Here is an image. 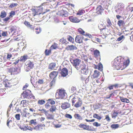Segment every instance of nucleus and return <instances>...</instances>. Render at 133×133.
I'll return each instance as SVG.
<instances>
[{"label":"nucleus","mask_w":133,"mask_h":133,"mask_svg":"<svg viewBox=\"0 0 133 133\" xmlns=\"http://www.w3.org/2000/svg\"><path fill=\"white\" fill-rule=\"evenodd\" d=\"M66 93L65 90L63 89H59L57 90L56 94V97L57 99H63L65 97Z\"/></svg>","instance_id":"obj_3"},{"label":"nucleus","mask_w":133,"mask_h":133,"mask_svg":"<svg viewBox=\"0 0 133 133\" xmlns=\"http://www.w3.org/2000/svg\"><path fill=\"white\" fill-rule=\"evenodd\" d=\"M129 61L128 60L125 61L124 59L121 57H117L114 60L113 63L116 69L123 70L128 65Z\"/></svg>","instance_id":"obj_1"},{"label":"nucleus","mask_w":133,"mask_h":133,"mask_svg":"<svg viewBox=\"0 0 133 133\" xmlns=\"http://www.w3.org/2000/svg\"><path fill=\"white\" fill-rule=\"evenodd\" d=\"M18 69L16 67H12L8 69L9 72L11 73V75H17L19 72L18 71Z\"/></svg>","instance_id":"obj_9"},{"label":"nucleus","mask_w":133,"mask_h":133,"mask_svg":"<svg viewBox=\"0 0 133 133\" xmlns=\"http://www.w3.org/2000/svg\"><path fill=\"white\" fill-rule=\"evenodd\" d=\"M21 104H22L23 107H26L28 104V101L26 100H23L21 101Z\"/></svg>","instance_id":"obj_38"},{"label":"nucleus","mask_w":133,"mask_h":133,"mask_svg":"<svg viewBox=\"0 0 133 133\" xmlns=\"http://www.w3.org/2000/svg\"><path fill=\"white\" fill-rule=\"evenodd\" d=\"M80 67L81 68V71L82 73L84 74H87L88 71L87 66L84 64L80 65Z\"/></svg>","instance_id":"obj_11"},{"label":"nucleus","mask_w":133,"mask_h":133,"mask_svg":"<svg viewBox=\"0 0 133 133\" xmlns=\"http://www.w3.org/2000/svg\"><path fill=\"white\" fill-rule=\"evenodd\" d=\"M83 39L84 37L82 36L77 35L75 37V41L77 43H81L82 42Z\"/></svg>","instance_id":"obj_15"},{"label":"nucleus","mask_w":133,"mask_h":133,"mask_svg":"<svg viewBox=\"0 0 133 133\" xmlns=\"http://www.w3.org/2000/svg\"><path fill=\"white\" fill-rule=\"evenodd\" d=\"M85 12V11L83 9H80L78 10V12L77 13L76 15L79 16L81 15L84 13Z\"/></svg>","instance_id":"obj_40"},{"label":"nucleus","mask_w":133,"mask_h":133,"mask_svg":"<svg viewBox=\"0 0 133 133\" xmlns=\"http://www.w3.org/2000/svg\"><path fill=\"white\" fill-rule=\"evenodd\" d=\"M110 28L109 29L108 28H107L106 26L105 25V28L101 30V34L103 35L105 37L106 35L109 34L110 33Z\"/></svg>","instance_id":"obj_10"},{"label":"nucleus","mask_w":133,"mask_h":133,"mask_svg":"<svg viewBox=\"0 0 133 133\" xmlns=\"http://www.w3.org/2000/svg\"><path fill=\"white\" fill-rule=\"evenodd\" d=\"M49 104L50 103L48 102H47V103L45 104V106L46 108L48 109L51 107V106Z\"/></svg>","instance_id":"obj_53"},{"label":"nucleus","mask_w":133,"mask_h":133,"mask_svg":"<svg viewBox=\"0 0 133 133\" xmlns=\"http://www.w3.org/2000/svg\"><path fill=\"white\" fill-rule=\"evenodd\" d=\"M43 80L42 79H39L37 81L38 83L39 84H43Z\"/></svg>","instance_id":"obj_60"},{"label":"nucleus","mask_w":133,"mask_h":133,"mask_svg":"<svg viewBox=\"0 0 133 133\" xmlns=\"http://www.w3.org/2000/svg\"><path fill=\"white\" fill-rule=\"evenodd\" d=\"M58 74V71H53L50 73L49 74L50 78L51 79H54L57 76Z\"/></svg>","instance_id":"obj_19"},{"label":"nucleus","mask_w":133,"mask_h":133,"mask_svg":"<svg viewBox=\"0 0 133 133\" xmlns=\"http://www.w3.org/2000/svg\"><path fill=\"white\" fill-rule=\"evenodd\" d=\"M17 120H19L20 119V115L19 114H16L15 116Z\"/></svg>","instance_id":"obj_63"},{"label":"nucleus","mask_w":133,"mask_h":133,"mask_svg":"<svg viewBox=\"0 0 133 133\" xmlns=\"http://www.w3.org/2000/svg\"><path fill=\"white\" fill-rule=\"evenodd\" d=\"M55 80L54 79L53 80L50 82L49 84L50 87H52L55 85Z\"/></svg>","instance_id":"obj_52"},{"label":"nucleus","mask_w":133,"mask_h":133,"mask_svg":"<svg viewBox=\"0 0 133 133\" xmlns=\"http://www.w3.org/2000/svg\"><path fill=\"white\" fill-rule=\"evenodd\" d=\"M114 92H113L112 93L110 94L109 95L107 96L106 98L107 99L109 98L112 96H113V97H114Z\"/></svg>","instance_id":"obj_62"},{"label":"nucleus","mask_w":133,"mask_h":133,"mask_svg":"<svg viewBox=\"0 0 133 133\" xmlns=\"http://www.w3.org/2000/svg\"><path fill=\"white\" fill-rule=\"evenodd\" d=\"M24 24L28 27L29 28L31 29L33 28L32 25L28 21H25L24 22Z\"/></svg>","instance_id":"obj_33"},{"label":"nucleus","mask_w":133,"mask_h":133,"mask_svg":"<svg viewBox=\"0 0 133 133\" xmlns=\"http://www.w3.org/2000/svg\"><path fill=\"white\" fill-rule=\"evenodd\" d=\"M70 61L72 64L77 70L81 68L80 65H79L80 63L81 62L80 59L76 58Z\"/></svg>","instance_id":"obj_5"},{"label":"nucleus","mask_w":133,"mask_h":133,"mask_svg":"<svg viewBox=\"0 0 133 133\" xmlns=\"http://www.w3.org/2000/svg\"><path fill=\"white\" fill-rule=\"evenodd\" d=\"M67 39L68 41L71 43H73L74 42V39L71 36L69 35L67 36Z\"/></svg>","instance_id":"obj_42"},{"label":"nucleus","mask_w":133,"mask_h":133,"mask_svg":"<svg viewBox=\"0 0 133 133\" xmlns=\"http://www.w3.org/2000/svg\"><path fill=\"white\" fill-rule=\"evenodd\" d=\"M77 31L79 34L84 36L88 35V34L86 33L81 28H79Z\"/></svg>","instance_id":"obj_27"},{"label":"nucleus","mask_w":133,"mask_h":133,"mask_svg":"<svg viewBox=\"0 0 133 133\" xmlns=\"http://www.w3.org/2000/svg\"><path fill=\"white\" fill-rule=\"evenodd\" d=\"M12 56L10 53H8L7 54V58L8 59L10 60V58L12 57Z\"/></svg>","instance_id":"obj_61"},{"label":"nucleus","mask_w":133,"mask_h":133,"mask_svg":"<svg viewBox=\"0 0 133 133\" xmlns=\"http://www.w3.org/2000/svg\"><path fill=\"white\" fill-rule=\"evenodd\" d=\"M74 116L75 118L77 120H81L83 119L82 117L78 114H75L74 115Z\"/></svg>","instance_id":"obj_30"},{"label":"nucleus","mask_w":133,"mask_h":133,"mask_svg":"<svg viewBox=\"0 0 133 133\" xmlns=\"http://www.w3.org/2000/svg\"><path fill=\"white\" fill-rule=\"evenodd\" d=\"M46 3H43L41 4L39 8L35 10V15H43L50 11V10L48 9V5L46 4Z\"/></svg>","instance_id":"obj_2"},{"label":"nucleus","mask_w":133,"mask_h":133,"mask_svg":"<svg viewBox=\"0 0 133 133\" xmlns=\"http://www.w3.org/2000/svg\"><path fill=\"white\" fill-rule=\"evenodd\" d=\"M68 74V70L66 68H63L62 70L61 74V76L63 77H66Z\"/></svg>","instance_id":"obj_17"},{"label":"nucleus","mask_w":133,"mask_h":133,"mask_svg":"<svg viewBox=\"0 0 133 133\" xmlns=\"http://www.w3.org/2000/svg\"><path fill=\"white\" fill-rule=\"evenodd\" d=\"M7 31H2V36L5 37L7 36Z\"/></svg>","instance_id":"obj_59"},{"label":"nucleus","mask_w":133,"mask_h":133,"mask_svg":"<svg viewBox=\"0 0 133 133\" xmlns=\"http://www.w3.org/2000/svg\"><path fill=\"white\" fill-rule=\"evenodd\" d=\"M105 26H104L103 24H100L98 25V28L101 31L105 28Z\"/></svg>","instance_id":"obj_48"},{"label":"nucleus","mask_w":133,"mask_h":133,"mask_svg":"<svg viewBox=\"0 0 133 133\" xmlns=\"http://www.w3.org/2000/svg\"><path fill=\"white\" fill-rule=\"evenodd\" d=\"M26 63L27 64L26 65L25 68L26 71H29L34 67V64L33 63L30 61H27Z\"/></svg>","instance_id":"obj_7"},{"label":"nucleus","mask_w":133,"mask_h":133,"mask_svg":"<svg viewBox=\"0 0 133 133\" xmlns=\"http://www.w3.org/2000/svg\"><path fill=\"white\" fill-rule=\"evenodd\" d=\"M14 121H13L8 119L7 121L6 125L9 128H11L14 127Z\"/></svg>","instance_id":"obj_24"},{"label":"nucleus","mask_w":133,"mask_h":133,"mask_svg":"<svg viewBox=\"0 0 133 133\" xmlns=\"http://www.w3.org/2000/svg\"><path fill=\"white\" fill-rule=\"evenodd\" d=\"M94 68L95 69H98V70L101 71H102L103 70V65L101 63H99L98 65H94Z\"/></svg>","instance_id":"obj_25"},{"label":"nucleus","mask_w":133,"mask_h":133,"mask_svg":"<svg viewBox=\"0 0 133 133\" xmlns=\"http://www.w3.org/2000/svg\"><path fill=\"white\" fill-rule=\"evenodd\" d=\"M51 50L50 49L49 50L46 49L45 51V55L46 56L49 55V54L51 53Z\"/></svg>","instance_id":"obj_47"},{"label":"nucleus","mask_w":133,"mask_h":133,"mask_svg":"<svg viewBox=\"0 0 133 133\" xmlns=\"http://www.w3.org/2000/svg\"><path fill=\"white\" fill-rule=\"evenodd\" d=\"M21 129L22 130L24 131L26 130H29L30 131H32L33 129V128H31L30 127H29L28 126L26 127H23L21 128Z\"/></svg>","instance_id":"obj_37"},{"label":"nucleus","mask_w":133,"mask_h":133,"mask_svg":"<svg viewBox=\"0 0 133 133\" xmlns=\"http://www.w3.org/2000/svg\"><path fill=\"white\" fill-rule=\"evenodd\" d=\"M57 14L62 17H67L68 15V12L63 10L59 11L57 13Z\"/></svg>","instance_id":"obj_12"},{"label":"nucleus","mask_w":133,"mask_h":133,"mask_svg":"<svg viewBox=\"0 0 133 133\" xmlns=\"http://www.w3.org/2000/svg\"><path fill=\"white\" fill-rule=\"evenodd\" d=\"M54 100H55V99L54 98L49 99L46 101L47 102H48L51 105H53L55 103V101Z\"/></svg>","instance_id":"obj_34"},{"label":"nucleus","mask_w":133,"mask_h":133,"mask_svg":"<svg viewBox=\"0 0 133 133\" xmlns=\"http://www.w3.org/2000/svg\"><path fill=\"white\" fill-rule=\"evenodd\" d=\"M36 119H32L30 120V123L31 124H33L34 125L36 123L35 121Z\"/></svg>","instance_id":"obj_64"},{"label":"nucleus","mask_w":133,"mask_h":133,"mask_svg":"<svg viewBox=\"0 0 133 133\" xmlns=\"http://www.w3.org/2000/svg\"><path fill=\"white\" fill-rule=\"evenodd\" d=\"M104 9L101 5L98 6L96 8V13L98 14H101Z\"/></svg>","instance_id":"obj_23"},{"label":"nucleus","mask_w":133,"mask_h":133,"mask_svg":"<svg viewBox=\"0 0 133 133\" xmlns=\"http://www.w3.org/2000/svg\"><path fill=\"white\" fill-rule=\"evenodd\" d=\"M89 50L91 52L93 53V55L95 57L97 58L100 56V52L98 50L95 49L94 48H91Z\"/></svg>","instance_id":"obj_8"},{"label":"nucleus","mask_w":133,"mask_h":133,"mask_svg":"<svg viewBox=\"0 0 133 133\" xmlns=\"http://www.w3.org/2000/svg\"><path fill=\"white\" fill-rule=\"evenodd\" d=\"M3 84L4 85L5 87L7 88H10L12 86L11 83L8 82H4Z\"/></svg>","instance_id":"obj_35"},{"label":"nucleus","mask_w":133,"mask_h":133,"mask_svg":"<svg viewBox=\"0 0 133 133\" xmlns=\"http://www.w3.org/2000/svg\"><path fill=\"white\" fill-rule=\"evenodd\" d=\"M123 10L124 9L123 8H118L116 10V11L118 13V14H120L123 11Z\"/></svg>","instance_id":"obj_45"},{"label":"nucleus","mask_w":133,"mask_h":133,"mask_svg":"<svg viewBox=\"0 0 133 133\" xmlns=\"http://www.w3.org/2000/svg\"><path fill=\"white\" fill-rule=\"evenodd\" d=\"M15 15V12L14 11H11L9 13L8 16L6 17L3 19L4 22L5 23L8 22L9 20L12 19L13 16Z\"/></svg>","instance_id":"obj_6"},{"label":"nucleus","mask_w":133,"mask_h":133,"mask_svg":"<svg viewBox=\"0 0 133 133\" xmlns=\"http://www.w3.org/2000/svg\"><path fill=\"white\" fill-rule=\"evenodd\" d=\"M72 105L74 104V106L76 108L80 107L82 104V101L80 98L77 97H74L72 99Z\"/></svg>","instance_id":"obj_4"},{"label":"nucleus","mask_w":133,"mask_h":133,"mask_svg":"<svg viewBox=\"0 0 133 133\" xmlns=\"http://www.w3.org/2000/svg\"><path fill=\"white\" fill-rule=\"evenodd\" d=\"M58 48V44L54 43L50 47V49L52 50L53 49H56Z\"/></svg>","instance_id":"obj_32"},{"label":"nucleus","mask_w":133,"mask_h":133,"mask_svg":"<svg viewBox=\"0 0 133 133\" xmlns=\"http://www.w3.org/2000/svg\"><path fill=\"white\" fill-rule=\"evenodd\" d=\"M56 65V64L55 63L52 62L50 63L48 66V69L51 70L54 69Z\"/></svg>","instance_id":"obj_28"},{"label":"nucleus","mask_w":133,"mask_h":133,"mask_svg":"<svg viewBox=\"0 0 133 133\" xmlns=\"http://www.w3.org/2000/svg\"><path fill=\"white\" fill-rule=\"evenodd\" d=\"M119 98L121 101L123 102L128 103L130 102L129 100L126 98L121 96L119 97Z\"/></svg>","instance_id":"obj_31"},{"label":"nucleus","mask_w":133,"mask_h":133,"mask_svg":"<svg viewBox=\"0 0 133 133\" xmlns=\"http://www.w3.org/2000/svg\"><path fill=\"white\" fill-rule=\"evenodd\" d=\"M117 25L121 28H122L124 26L125 23L124 21L122 20H119L117 23Z\"/></svg>","instance_id":"obj_26"},{"label":"nucleus","mask_w":133,"mask_h":133,"mask_svg":"<svg viewBox=\"0 0 133 133\" xmlns=\"http://www.w3.org/2000/svg\"><path fill=\"white\" fill-rule=\"evenodd\" d=\"M35 32L37 34H39L41 31V29L39 27L38 28H37L35 29Z\"/></svg>","instance_id":"obj_58"},{"label":"nucleus","mask_w":133,"mask_h":133,"mask_svg":"<svg viewBox=\"0 0 133 133\" xmlns=\"http://www.w3.org/2000/svg\"><path fill=\"white\" fill-rule=\"evenodd\" d=\"M100 73L97 70H95L94 71L93 75H92V78H97L101 77L100 76Z\"/></svg>","instance_id":"obj_21"},{"label":"nucleus","mask_w":133,"mask_h":133,"mask_svg":"<svg viewBox=\"0 0 133 133\" xmlns=\"http://www.w3.org/2000/svg\"><path fill=\"white\" fill-rule=\"evenodd\" d=\"M59 41L62 44L65 45H67L69 43V42L67 41L66 39H65L64 38H62L60 39Z\"/></svg>","instance_id":"obj_36"},{"label":"nucleus","mask_w":133,"mask_h":133,"mask_svg":"<svg viewBox=\"0 0 133 133\" xmlns=\"http://www.w3.org/2000/svg\"><path fill=\"white\" fill-rule=\"evenodd\" d=\"M45 103V100L41 99L39 100L38 101V104L39 105H42L44 104Z\"/></svg>","instance_id":"obj_43"},{"label":"nucleus","mask_w":133,"mask_h":133,"mask_svg":"<svg viewBox=\"0 0 133 133\" xmlns=\"http://www.w3.org/2000/svg\"><path fill=\"white\" fill-rule=\"evenodd\" d=\"M119 125L118 124H113L111 125V127L112 129H116L118 128Z\"/></svg>","instance_id":"obj_46"},{"label":"nucleus","mask_w":133,"mask_h":133,"mask_svg":"<svg viewBox=\"0 0 133 133\" xmlns=\"http://www.w3.org/2000/svg\"><path fill=\"white\" fill-rule=\"evenodd\" d=\"M65 117L70 119H71L72 118V116L69 114H66L65 115Z\"/></svg>","instance_id":"obj_55"},{"label":"nucleus","mask_w":133,"mask_h":133,"mask_svg":"<svg viewBox=\"0 0 133 133\" xmlns=\"http://www.w3.org/2000/svg\"><path fill=\"white\" fill-rule=\"evenodd\" d=\"M93 125L94 126L96 127L100 126L101 125V124H100L98 123L97 122H94L93 123Z\"/></svg>","instance_id":"obj_56"},{"label":"nucleus","mask_w":133,"mask_h":133,"mask_svg":"<svg viewBox=\"0 0 133 133\" xmlns=\"http://www.w3.org/2000/svg\"><path fill=\"white\" fill-rule=\"evenodd\" d=\"M56 109V108L55 105H52L49 109V110L50 112H53L55 111Z\"/></svg>","instance_id":"obj_39"},{"label":"nucleus","mask_w":133,"mask_h":133,"mask_svg":"<svg viewBox=\"0 0 133 133\" xmlns=\"http://www.w3.org/2000/svg\"><path fill=\"white\" fill-rule=\"evenodd\" d=\"M70 107V104L69 102H66L62 103L61 108L63 109H65Z\"/></svg>","instance_id":"obj_18"},{"label":"nucleus","mask_w":133,"mask_h":133,"mask_svg":"<svg viewBox=\"0 0 133 133\" xmlns=\"http://www.w3.org/2000/svg\"><path fill=\"white\" fill-rule=\"evenodd\" d=\"M125 38L124 36L123 35L118 38L117 39V41H121L123 39H124Z\"/></svg>","instance_id":"obj_57"},{"label":"nucleus","mask_w":133,"mask_h":133,"mask_svg":"<svg viewBox=\"0 0 133 133\" xmlns=\"http://www.w3.org/2000/svg\"><path fill=\"white\" fill-rule=\"evenodd\" d=\"M17 3H12L9 6V8H12L17 5Z\"/></svg>","instance_id":"obj_51"},{"label":"nucleus","mask_w":133,"mask_h":133,"mask_svg":"<svg viewBox=\"0 0 133 133\" xmlns=\"http://www.w3.org/2000/svg\"><path fill=\"white\" fill-rule=\"evenodd\" d=\"M27 59V56H24L20 57L19 60L21 62H24Z\"/></svg>","instance_id":"obj_41"},{"label":"nucleus","mask_w":133,"mask_h":133,"mask_svg":"<svg viewBox=\"0 0 133 133\" xmlns=\"http://www.w3.org/2000/svg\"><path fill=\"white\" fill-rule=\"evenodd\" d=\"M31 91L29 90H27L25 91H24L23 93L22 94V95L23 96V98H28L29 99V97H28L31 92Z\"/></svg>","instance_id":"obj_16"},{"label":"nucleus","mask_w":133,"mask_h":133,"mask_svg":"<svg viewBox=\"0 0 133 133\" xmlns=\"http://www.w3.org/2000/svg\"><path fill=\"white\" fill-rule=\"evenodd\" d=\"M69 18L71 22L73 23H78L80 21V20L77 17L73 16H69Z\"/></svg>","instance_id":"obj_13"},{"label":"nucleus","mask_w":133,"mask_h":133,"mask_svg":"<svg viewBox=\"0 0 133 133\" xmlns=\"http://www.w3.org/2000/svg\"><path fill=\"white\" fill-rule=\"evenodd\" d=\"M65 49L68 51H73L77 49V47L73 45H68L66 47Z\"/></svg>","instance_id":"obj_20"},{"label":"nucleus","mask_w":133,"mask_h":133,"mask_svg":"<svg viewBox=\"0 0 133 133\" xmlns=\"http://www.w3.org/2000/svg\"><path fill=\"white\" fill-rule=\"evenodd\" d=\"M47 118L48 119H53V116L52 114H48L47 116Z\"/></svg>","instance_id":"obj_49"},{"label":"nucleus","mask_w":133,"mask_h":133,"mask_svg":"<svg viewBox=\"0 0 133 133\" xmlns=\"http://www.w3.org/2000/svg\"><path fill=\"white\" fill-rule=\"evenodd\" d=\"M118 114V113L117 111H114L112 114V117L115 118L117 116Z\"/></svg>","instance_id":"obj_54"},{"label":"nucleus","mask_w":133,"mask_h":133,"mask_svg":"<svg viewBox=\"0 0 133 133\" xmlns=\"http://www.w3.org/2000/svg\"><path fill=\"white\" fill-rule=\"evenodd\" d=\"M106 21L107 22L106 26L109 29L110 28H112V23L110 19L108 18H107L106 19Z\"/></svg>","instance_id":"obj_22"},{"label":"nucleus","mask_w":133,"mask_h":133,"mask_svg":"<svg viewBox=\"0 0 133 133\" xmlns=\"http://www.w3.org/2000/svg\"><path fill=\"white\" fill-rule=\"evenodd\" d=\"M79 127L83 128L84 129L88 131H93V130L91 129L89 125H85L84 124H80L79 125Z\"/></svg>","instance_id":"obj_14"},{"label":"nucleus","mask_w":133,"mask_h":133,"mask_svg":"<svg viewBox=\"0 0 133 133\" xmlns=\"http://www.w3.org/2000/svg\"><path fill=\"white\" fill-rule=\"evenodd\" d=\"M42 127L41 125H38L36 126L34 128V129L36 130H39L40 128Z\"/></svg>","instance_id":"obj_50"},{"label":"nucleus","mask_w":133,"mask_h":133,"mask_svg":"<svg viewBox=\"0 0 133 133\" xmlns=\"http://www.w3.org/2000/svg\"><path fill=\"white\" fill-rule=\"evenodd\" d=\"M7 15L6 12L4 10L2 11L0 15V17L1 18H6Z\"/></svg>","instance_id":"obj_29"},{"label":"nucleus","mask_w":133,"mask_h":133,"mask_svg":"<svg viewBox=\"0 0 133 133\" xmlns=\"http://www.w3.org/2000/svg\"><path fill=\"white\" fill-rule=\"evenodd\" d=\"M93 117L94 118H96L98 120H100L102 119V117L99 116L98 114H95L93 115Z\"/></svg>","instance_id":"obj_44"}]
</instances>
